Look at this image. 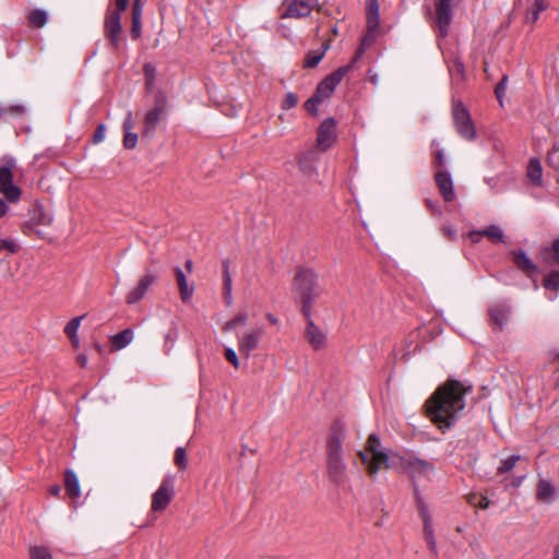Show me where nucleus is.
Listing matches in <instances>:
<instances>
[{"mask_svg": "<svg viewBox=\"0 0 559 559\" xmlns=\"http://www.w3.org/2000/svg\"><path fill=\"white\" fill-rule=\"evenodd\" d=\"M469 391L457 380L440 385L426 402L427 416L441 430L450 429L465 407V395Z\"/></svg>", "mask_w": 559, "mask_h": 559, "instance_id": "obj_1", "label": "nucleus"}, {"mask_svg": "<svg viewBox=\"0 0 559 559\" xmlns=\"http://www.w3.org/2000/svg\"><path fill=\"white\" fill-rule=\"evenodd\" d=\"M346 438L345 425L335 421L326 441V474L331 483L343 487L348 480L347 465L343 457V442Z\"/></svg>", "mask_w": 559, "mask_h": 559, "instance_id": "obj_2", "label": "nucleus"}, {"mask_svg": "<svg viewBox=\"0 0 559 559\" xmlns=\"http://www.w3.org/2000/svg\"><path fill=\"white\" fill-rule=\"evenodd\" d=\"M293 289L301 298V311L305 318H309L311 316L312 302L319 296L316 272L311 269H298L294 278Z\"/></svg>", "mask_w": 559, "mask_h": 559, "instance_id": "obj_3", "label": "nucleus"}, {"mask_svg": "<svg viewBox=\"0 0 559 559\" xmlns=\"http://www.w3.org/2000/svg\"><path fill=\"white\" fill-rule=\"evenodd\" d=\"M3 164L0 166V194L10 202L16 203L22 195V190L13 183V169L16 160L11 156L2 158Z\"/></svg>", "mask_w": 559, "mask_h": 559, "instance_id": "obj_4", "label": "nucleus"}, {"mask_svg": "<svg viewBox=\"0 0 559 559\" xmlns=\"http://www.w3.org/2000/svg\"><path fill=\"white\" fill-rule=\"evenodd\" d=\"M452 117L455 130L461 138L468 141H472L476 138V129L471 118L469 111L462 102H453Z\"/></svg>", "mask_w": 559, "mask_h": 559, "instance_id": "obj_5", "label": "nucleus"}, {"mask_svg": "<svg viewBox=\"0 0 559 559\" xmlns=\"http://www.w3.org/2000/svg\"><path fill=\"white\" fill-rule=\"evenodd\" d=\"M53 222L52 212L44 206L40 202H35L29 210V218L23 225V231L25 234L35 233L39 238L44 237L41 230L38 229L39 226H49Z\"/></svg>", "mask_w": 559, "mask_h": 559, "instance_id": "obj_6", "label": "nucleus"}, {"mask_svg": "<svg viewBox=\"0 0 559 559\" xmlns=\"http://www.w3.org/2000/svg\"><path fill=\"white\" fill-rule=\"evenodd\" d=\"M461 2L462 0H433L436 23L441 37L449 35L450 25L453 20V9Z\"/></svg>", "mask_w": 559, "mask_h": 559, "instance_id": "obj_7", "label": "nucleus"}, {"mask_svg": "<svg viewBox=\"0 0 559 559\" xmlns=\"http://www.w3.org/2000/svg\"><path fill=\"white\" fill-rule=\"evenodd\" d=\"M435 472V466L431 462L419 459L414 455H408V462L406 463L405 473L411 477L414 483V490L419 497V490L417 481L426 479L429 480L431 474Z\"/></svg>", "mask_w": 559, "mask_h": 559, "instance_id": "obj_8", "label": "nucleus"}, {"mask_svg": "<svg viewBox=\"0 0 559 559\" xmlns=\"http://www.w3.org/2000/svg\"><path fill=\"white\" fill-rule=\"evenodd\" d=\"M175 497V478L167 475L163 478L157 490L152 495L151 509L154 512L164 511Z\"/></svg>", "mask_w": 559, "mask_h": 559, "instance_id": "obj_9", "label": "nucleus"}, {"mask_svg": "<svg viewBox=\"0 0 559 559\" xmlns=\"http://www.w3.org/2000/svg\"><path fill=\"white\" fill-rule=\"evenodd\" d=\"M367 451L372 454V459H369L368 454L364 451L358 453L361 462L367 465L369 475L371 477H376L378 472L380 471V464H378V454H381L386 451V449H381V441L378 435L371 433L367 440Z\"/></svg>", "mask_w": 559, "mask_h": 559, "instance_id": "obj_10", "label": "nucleus"}, {"mask_svg": "<svg viewBox=\"0 0 559 559\" xmlns=\"http://www.w3.org/2000/svg\"><path fill=\"white\" fill-rule=\"evenodd\" d=\"M167 98L166 96L158 92L155 96V105L152 109H150L144 119V134L154 133L158 122L162 119V116L166 111Z\"/></svg>", "mask_w": 559, "mask_h": 559, "instance_id": "obj_11", "label": "nucleus"}, {"mask_svg": "<svg viewBox=\"0 0 559 559\" xmlns=\"http://www.w3.org/2000/svg\"><path fill=\"white\" fill-rule=\"evenodd\" d=\"M367 33L362 38V45H370L376 40L379 28V0H367Z\"/></svg>", "mask_w": 559, "mask_h": 559, "instance_id": "obj_12", "label": "nucleus"}, {"mask_svg": "<svg viewBox=\"0 0 559 559\" xmlns=\"http://www.w3.org/2000/svg\"><path fill=\"white\" fill-rule=\"evenodd\" d=\"M283 19H300L309 16L313 9L319 7L318 0H287Z\"/></svg>", "mask_w": 559, "mask_h": 559, "instance_id": "obj_13", "label": "nucleus"}, {"mask_svg": "<svg viewBox=\"0 0 559 559\" xmlns=\"http://www.w3.org/2000/svg\"><path fill=\"white\" fill-rule=\"evenodd\" d=\"M336 140V120L334 118L324 119L318 129L317 147L320 151H326Z\"/></svg>", "mask_w": 559, "mask_h": 559, "instance_id": "obj_14", "label": "nucleus"}, {"mask_svg": "<svg viewBox=\"0 0 559 559\" xmlns=\"http://www.w3.org/2000/svg\"><path fill=\"white\" fill-rule=\"evenodd\" d=\"M263 335L264 329L263 326H259L238 336V349L240 354L245 355L247 358L250 357L251 353L258 348Z\"/></svg>", "mask_w": 559, "mask_h": 559, "instance_id": "obj_15", "label": "nucleus"}, {"mask_svg": "<svg viewBox=\"0 0 559 559\" xmlns=\"http://www.w3.org/2000/svg\"><path fill=\"white\" fill-rule=\"evenodd\" d=\"M156 281L157 276L150 272L141 276L136 286L128 293L126 302L128 305H135L140 302L145 297L152 285L156 283Z\"/></svg>", "mask_w": 559, "mask_h": 559, "instance_id": "obj_16", "label": "nucleus"}, {"mask_svg": "<svg viewBox=\"0 0 559 559\" xmlns=\"http://www.w3.org/2000/svg\"><path fill=\"white\" fill-rule=\"evenodd\" d=\"M120 20L119 11L108 12L105 19V34L115 49H118L120 45V33L122 29Z\"/></svg>", "mask_w": 559, "mask_h": 559, "instance_id": "obj_17", "label": "nucleus"}, {"mask_svg": "<svg viewBox=\"0 0 559 559\" xmlns=\"http://www.w3.org/2000/svg\"><path fill=\"white\" fill-rule=\"evenodd\" d=\"M407 462L408 456H402L391 450H386L385 452L378 454V464H380V468L384 466L388 469H396L405 473Z\"/></svg>", "mask_w": 559, "mask_h": 559, "instance_id": "obj_18", "label": "nucleus"}, {"mask_svg": "<svg viewBox=\"0 0 559 559\" xmlns=\"http://www.w3.org/2000/svg\"><path fill=\"white\" fill-rule=\"evenodd\" d=\"M307 319V328L305 331V337L313 349L318 350L325 346L326 335L321 331L311 319V316Z\"/></svg>", "mask_w": 559, "mask_h": 559, "instance_id": "obj_19", "label": "nucleus"}, {"mask_svg": "<svg viewBox=\"0 0 559 559\" xmlns=\"http://www.w3.org/2000/svg\"><path fill=\"white\" fill-rule=\"evenodd\" d=\"M436 183L439 188V192L445 202H451L455 199V192L453 188V180L448 171L440 170L436 174Z\"/></svg>", "mask_w": 559, "mask_h": 559, "instance_id": "obj_20", "label": "nucleus"}, {"mask_svg": "<svg viewBox=\"0 0 559 559\" xmlns=\"http://www.w3.org/2000/svg\"><path fill=\"white\" fill-rule=\"evenodd\" d=\"M511 257L515 266L527 276H532L538 272V266L532 261V259L522 249L512 251Z\"/></svg>", "mask_w": 559, "mask_h": 559, "instance_id": "obj_21", "label": "nucleus"}, {"mask_svg": "<svg viewBox=\"0 0 559 559\" xmlns=\"http://www.w3.org/2000/svg\"><path fill=\"white\" fill-rule=\"evenodd\" d=\"M539 257L548 266H559V237L540 250Z\"/></svg>", "mask_w": 559, "mask_h": 559, "instance_id": "obj_22", "label": "nucleus"}, {"mask_svg": "<svg viewBox=\"0 0 559 559\" xmlns=\"http://www.w3.org/2000/svg\"><path fill=\"white\" fill-rule=\"evenodd\" d=\"M174 271H175L176 281H177V285H178L179 293H180V298L183 302H187L188 300L191 299L193 292H194V287H193V285H190V286L188 285L187 277L181 267L176 266Z\"/></svg>", "mask_w": 559, "mask_h": 559, "instance_id": "obj_23", "label": "nucleus"}, {"mask_svg": "<svg viewBox=\"0 0 559 559\" xmlns=\"http://www.w3.org/2000/svg\"><path fill=\"white\" fill-rule=\"evenodd\" d=\"M557 492L554 485L546 479H540L537 485V498L546 503H550L556 499Z\"/></svg>", "mask_w": 559, "mask_h": 559, "instance_id": "obj_24", "label": "nucleus"}, {"mask_svg": "<svg viewBox=\"0 0 559 559\" xmlns=\"http://www.w3.org/2000/svg\"><path fill=\"white\" fill-rule=\"evenodd\" d=\"M527 178L531 180V182L536 186L540 187L543 182V168L540 160L538 158H531L528 166H527Z\"/></svg>", "mask_w": 559, "mask_h": 559, "instance_id": "obj_25", "label": "nucleus"}, {"mask_svg": "<svg viewBox=\"0 0 559 559\" xmlns=\"http://www.w3.org/2000/svg\"><path fill=\"white\" fill-rule=\"evenodd\" d=\"M64 487H66V491L67 493L71 497V498H76L80 496V484H79V479H78V476L76 474L71 471V469H68L66 472V475H64Z\"/></svg>", "mask_w": 559, "mask_h": 559, "instance_id": "obj_26", "label": "nucleus"}, {"mask_svg": "<svg viewBox=\"0 0 559 559\" xmlns=\"http://www.w3.org/2000/svg\"><path fill=\"white\" fill-rule=\"evenodd\" d=\"M223 295L226 304L229 306L233 301L231 298V275L229 272V261H223Z\"/></svg>", "mask_w": 559, "mask_h": 559, "instance_id": "obj_27", "label": "nucleus"}, {"mask_svg": "<svg viewBox=\"0 0 559 559\" xmlns=\"http://www.w3.org/2000/svg\"><path fill=\"white\" fill-rule=\"evenodd\" d=\"M362 53H364V47H361L357 51L356 56L354 57V59L352 60V62L349 64L337 68L335 71H333L331 74H329V76L338 85L342 82V80L344 79V76L353 69L354 64L361 57Z\"/></svg>", "mask_w": 559, "mask_h": 559, "instance_id": "obj_28", "label": "nucleus"}, {"mask_svg": "<svg viewBox=\"0 0 559 559\" xmlns=\"http://www.w3.org/2000/svg\"><path fill=\"white\" fill-rule=\"evenodd\" d=\"M133 331L126 329L111 337V343L115 349H122L127 347L133 340Z\"/></svg>", "mask_w": 559, "mask_h": 559, "instance_id": "obj_29", "label": "nucleus"}, {"mask_svg": "<svg viewBox=\"0 0 559 559\" xmlns=\"http://www.w3.org/2000/svg\"><path fill=\"white\" fill-rule=\"evenodd\" d=\"M417 507H418L419 515L424 523V534L433 533L432 521H431V516H430L428 507L420 497H418V499H417Z\"/></svg>", "mask_w": 559, "mask_h": 559, "instance_id": "obj_30", "label": "nucleus"}, {"mask_svg": "<svg viewBox=\"0 0 559 559\" xmlns=\"http://www.w3.org/2000/svg\"><path fill=\"white\" fill-rule=\"evenodd\" d=\"M337 84L328 75L318 84L314 93L324 100L330 98Z\"/></svg>", "mask_w": 559, "mask_h": 559, "instance_id": "obj_31", "label": "nucleus"}, {"mask_svg": "<svg viewBox=\"0 0 559 559\" xmlns=\"http://www.w3.org/2000/svg\"><path fill=\"white\" fill-rule=\"evenodd\" d=\"M330 44L324 43L322 46V49L320 51H310L307 53L306 60H305V67L306 68H314L317 67L320 61L323 59L325 52L329 50Z\"/></svg>", "mask_w": 559, "mask_h": 559, "instance_id": "obj_32", "label": "nucleus"}, {"mask_svg": "<svg viewBox=\"0 0 559 559\" xmlns=\"http://www.w3.org/2000/svg\"><path fill=\"white\" fill-rule=\"evenodd\" d=\"M490 317L493 322L502 328L509 319V309L504 306H495L490 309Z\"/></svg>", "mask_w": 559, "mask_h": 559, "instance_id": "obj_33", "label": "nucleus"}, {"mask_svg": "<svg viewBox=\"0 0 559 559\" xmlns=\"http://www.w3.org/2000/svg\"><path fill=\"white\" fill-rule=\"evenodd\" d=\"M449 71L453 81L459 83L464 80L465 67L463 61L459 57H455L452 60L451 64L449 66Z\"/></svg>", "mask_w": 559, "mask_h": 559, "instance_id": "obj_34", "label": "nucleus"}, {"mask_svg": "<svg viewBox=\"0 0 559 559\" xmlns=\"http://www.w3.org/2000/svg\"><path fill=\"white\" fill-rule=\"evenodd\" d=\"M48 21V14L46 11L36 9L32 11L28 15V23L32 27L39 28L43 27Z\"/></svg>", "mask_w": 559, "mask_h": 559, "instance_id": "obj_35", "label": "nucleus"}, {"mask_svg": "<svg viewBox=\"0 0 559 559\" xmlns=\"http://www.w3.org/2000/svg\"><path fill=\"white\" fill-rule=\"evenodd\" d=\"M546 8H547L546 0H535L534 4L532 5V8L528 10V12L526 14L525 21L527 23H535L538 20L539 14L543 11H545Z\"/></svg>", "mask_w": 559, "mask_h": 559, "instance_id": "obj_36", "label": "nucleus"}, {"mask_svg": "<svg viewBox=\"0 0 559 559\" xmlns=\"http://www.w3.org/2000/svg\"><path fill=\"white\" fill-rule=\"evenodd\" d=\"M543 286L548 290H559V271L552 270L543 278Z\"/></svg>", "mask_w": 559, "mask_h": 559, "instance_id": "obj_37", "label": "nucleus"}, {"mask_svg": "<svg viewBox=\"0 0 559 559\" xmlns=\"http://www.w3.org/2000/svg\"><path fill=\"white\" fill-rule=\"evenodd\" d=\"M248 321V313L246 311L239 312L235 318L227 321L223 328L225 332H230L240 325H245Z\"/></svg>", "mask_w": 559, "mask_h": 559, "instance_id": "obj_38", "label": "nucleus"}, {"mask_svg": "<svg viewBox=\"0 0 559 559\" xmlns=\"http://www.w3.org/2000/svg\"><path fill=\"white\" fill-rule=\"evenodd\" d=\"M521 460V455L513 454L509 457L501 461L500 465L497 468L498 474H504L513 469L515 464Z\"/></svg>", "mask_w": 559, "mask_h": 559, "instance_id": "obj_39", "label": "nucleus"}, {"mask_svg": "<svg viewBox=\"0 0 559 559\" xmlns=\"http://www.w3.org/2000/svg\"><path fill=\"white\" fill-rule=\"evenodd\" d=\"M484 237H487L491 240H497L499 242L504 241L503 230L498 225H490L489 227L483 229Z\"/></svg>", "mask_w": 559, "mask_h": 559, "instance_id": "obj_40", "label": "nucleus"}, {"mask_svg": "<svg viewBox=\"0 0 559 559\" xmlns=\"http://www.w3.org/2000/svg\"><path fill=\"white\" fill-rule=\"evenodd\" d=\"M85 318V314L75 317L71 319L66 328L64 333L69 336V338H74L75 335H78V330L80 328L81 321Z\"/></svg>", "mask_w": 559, "mask_h": 559, "instance_id": "obj_41", "label": "nucleus"}, {"mask_svg": "<svg viewBox=\"0 0 559 559\" xmlns=\"http://www.w3.org/2000/svg\"><path fill=\"white\" fill-rule=\"evenodd\" d=\"M174 462L179 469L185 471L188 467V456L185 448L178 447L175 451Z\"/></svg>", "mask_w": 559, "mask_h": 559, "instance_id": "obj_42", "label": "nucleus"}, {"mask_svg": "<svg viewBox=\"0 0 559 559\" xmlns=\"http://www.w3.org/2000/svg\"><path fill=\"white\" fill-rule=\"evenodd\" d=\"M31 559H52L48 548L43 546H35L29 550Z\"/></svg>", "mask_w": 559, "mask_h": 559, "instance_id": "obj_43", "label": "nucleus"}, {"mask_svg": "<svg viewBox=\"0 0 559 559\" xmlns=\"http://www.w3.org/2000/svg\"><path fill=\"white\" fill-rule=\"evenodd\" d=\"M323 99L318 96L316 93L305 103L306 110L311 115L318 114V105L322 103Z\"/></svg>", "mask_w": 559, "mask_h": 559, "instance_id": "obj_44", "label": "nucleus"}, {"mask_svg": "<svg viewBox=\"0 0 559 559\" xmlns=\"http://www.w3.org/2000/svg\"><path fill=\"white\" fill-rule=\"evenodd\" d=\"M507 84H508V75H503L495 88L496 97L498 98L501 106H502V98H503L504 92L507 90Z\"/></svg>", "mask_w": 559, "mask_h": 559, "instance_id": "obj_45", "label": "nucleus"}, {"mask_svg": "<svg viewBox=\"0 0 559 559\" xmlns=\"http://www.w3.org/2000/svg\"><path fill=\"white\" fill-rule=\"evenodd\" d=\"M136 143H138V134L132 132V131H129V132H124V136H123V146L128 150H131V148H134L136 146Z\"/></svg>", "mask_w": 559, "mask_h": 559, "instance_id": "obj_46", "label": "nucleus"}, {"mask_svg": "<svg viewBox=\"0 0 559 559\" xmlns=\"http://www.w3.org/2000/svg\"><path fill=\"white\" fill-rule=\"evenodd\" d=\"M142 32V20L131 19L130 36L132 39H138Z\"/></svg>", "mask_w": 559, "mask_h": 559, "instance_id": "obj_47", "label": "nucleus"}, {"mask_svg": "<svg viewBox=\"0 0 559 559\" xmlns=\"http://www.w3.org/2000/svg\"><path fill=\"white\" fill-rule=\"evenodd\" d=\"M297 103H298L297 96L294 93H287L285 95V99L283 102L282 107H283V109H286V110L292 109L297 105Z\"/></svg>", "mask_w": 559, "mask_h": 559, "instance_id": "obj_48", "label": "nucleus"}, {"mask_svg": "<svg viewBox=\"0 0 559 559\" xmlns=\"http://www.w3.org/2000/svg\"><path fill=\"white\" fill-rule=\"evenodd\" d=\"M105 134H106V127H105V124L102 123L95 130V132L92 136V142L94 144H98V143L103 142L105 139Z\"/></svg>", "mask_w": 559, "mask_h": 559, "instance_id": "obj_49", "label": "nucleus"}, {"mask_svg": "<svg viewBox=\"0 0 559 559\" xmlns=\"http://www.w3.org/2000/svg\"><path fill=\"white\" fill-rule=\"evenodd\" d=\"M225 358L237 369L239 368V359H238V356L236 354V352L234 350V348L231 347H227L225 349Z\"/></svg>", "mask_w": 559, "mask_h": 559, "instance_id": "obj_50", "label": "nucleus"}, {"mask_svg": "<svg viewBox=\"0 0 559 559\" xmlns=\"http://www.w3.org/2000/svg\"><path fill=\"white\" fill-rule=\"evenodd\" d=\"M2 250L15 253L17 251V245L11 239H0V251Z\"/></svg>", "mask_w": 559, "mask_h": 559, "instance_id": "obj_51", "label": "nucleus"}, {"mask_svg": "<svg viewBox=\"0 0 559 559\" xmlns=\"http://www.w3.org/2000/svg\"><path fill=\"white\" fill-rule=\"evenodd\" d=\"M143 4L140 0H134L132 4L131 19L142 20Z\"/></svg>", "mask_w": 559, "mask_h": 559, "instance_id": "obj_52", "label": "nucleus"}, {"mask_svg": "<svg viewBox=\"0 0 559 559\" xmlns=\"http://www.w3.org/2000/svg\"><path fill=\"white\" fill-rule=\"evenodd\" d=\"M134 120H133V115H132V111H128L127 115H126V118L123 120V123H122V128H123V132H129V131H132L133 128H134Z\"/></svg>", "mask_w": 559, "mask_h": 559, "instance_id": "obj_53", "label": "nucleus"}, {"mask_svg": "<svg viewBox=\"0 0 559 559\" xmlns=\"http://www.w3.org/2000/svg\"><path fill=\"white\" fill-rule=\"evenodd\" d=\"M425 539L428 544L430 551L433 555H437V543H436L433 533L425 534Z\"/></svg>", "mask_w": 559, "mask_h": 559, "instance_id": "obj_54", "label": "nucleus"}, {"mask_svg": "<svg viewBox=\"0 0 559 559\" xmlns=\"http://www.w3.org/2000/svg\"><path fill=\"white\" fill-rule=\"evenodd\" d=\"M442 233L450 239L454 240L456 238V229L452 225H445L442 227Z\"/></svg>", "mask_w": 559, "mask_h": 559, "instance_id": "obj_55", "label": "nucleus"}, {"mask_svg": "<svg viewBox=\"0 0 559 559\" xmlns=\"http://www.w3.org/2000/svg\"><path fill=\"white\" fill-rule=\"evenodd\" d=\"M481 237H484L483 229L481 230H472L468 234V238L472 242L477 243L480 241Z\"/></svg>", "mask_w": 559, "mask_h": 559, "instance_id": "obj_56", "label": "nucleus"}, {"mask_svg": "<svg viewBox=\"0 0 559 559\" xmlns=\"http://www.w3.org/2000/svg\"><path fill=\"white\" fill-rule=\"evenodd\" d=\"M471 503L476 504L480 509H487L490 504V501L487 497H480L478 502H474L473 500H469Z\"/></svg>", "mask_w": 559, "mask_h": 559, "instance_id": "obj_57", "label": "nucleus"}, {"mask_svg": "<svg viewBox=\"0 0 559 559\" xmlns=\"http://www.w3.org/2000/svg\"><path fill=\"white\" fill-rule=\"evenodd\" d=\"M9 212L8 201L0 198V218L4 217Z\"/></svg>", "mask_w": 559, "mask_h": 559, "instance_id": "obj_58", "label": "nucleus"}, {"mask_svg": "<svg viewBox=\"0 0 559 559\" xmlns=\"http://www.w3.org/2000/svg\"><path fill=\"white\" fill-rule=\"evenodd\" d=\"M25 111H26V109L22 105H14V106H11L10 108H8V112H12L15 115H23V114H25Z\"/></svg>", "mask_w": 559, "mask_h": 559, "instance_id": "obj_59", "label": "nucleus"}, {"mask_svg": "<svg viewBox=\"0 0 559 559\" xmlns=\"http://www.w3.org/2000/svg\"><path fill=\"white\" fill-rule=\"evenodd\" d=\"M435 157H436L439 166H442L445 163V156H444L443 150H438L435 153Z\"/></svg>", "mask_w": 559, "mask_h": 559, "instance_id": "obj_60", "label": "nucleus"}, {"mask_svg": "<svg viewBox=\"0 0 559 559\" xmlns=\"http://www.w3.org/2000/svg\"><path fill=\"white\" fill-rule=\"evenodd\" d=\"M426 204L427 206L433 212V213H438V214H441V211H440V207L439 205L437 204L436 201H432V200H426Z\"/></svg>", "mask_w": 559, "mask_h": 559, "instance_id": "obj_61", "label": "nucleus"}, {"mask_svg": "<svg viewBox=\"0 0 559 559\" xmlns=\"http://www.w3.org/2000/svg\"><path fill=\"white\" fill-rule=\"evenodd\" d=\"M128 3H129V0H116V7H117L116 11H119V13L121 11H124L128 7Z\"/></svg>", "mask_w": 559, "mask_h": 559, "instance_id": "obj_62", "label": "nucleus"}, {"mask_svg": "<svg viewBox=\"0 0 559 559\" xmlns=\"http://www.w3.org/2000/svg\"><path fill=\"white\" fill-rule=\"evenodd\" d=\"M144 72L147 78V84H150L154 72V68L151 64H145Z\"/></svg>", "mask_w": 559, "mask_h": 559, "instance_id": "obj_63", "label": "nucleus"}, {"mask_svg": "<svg viewBox=\"0 0 559 559\" xmlns=\"http://www.w3.org/2000/svg\"><path fill=\"white\" fill-rule=\"evenodd\" d=\"M78 364L81 366V367H85L87 365V356L84 355V354H80L78 356Z\"/></svg>", "mask_w": 559, "mask_h": 559, "instance_id": "obj_64", "label": "nucleus"}]
</instances>
